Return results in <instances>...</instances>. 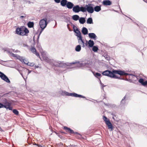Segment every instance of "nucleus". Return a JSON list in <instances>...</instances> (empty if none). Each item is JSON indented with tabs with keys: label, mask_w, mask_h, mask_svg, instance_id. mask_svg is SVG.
Masks as SVG:
<instances>
[{
	"label": "nucleus",
	"mask_w": 147,
	"mask_h": 147,
	"mask_svg": "<svg viewBox=\"0 0 147 147\" xmlns=\"http://www.w3.org/2000/svg\"><path fill=\"white\" fill-rule=\"evenodd\" d=\"M63 18L64 20V21L67 23H68L69 22L70 18L67 16H63Z\"/></svg>",
	"instance_id": "f704fd0d"
},
{
	"label": "nucleus",
	"mask_w": 147,
	"mask_h": 147,
	"mask_svg": "<svg viewBox=\"0 0 147 147\" xmlns=\"http://www.w3.org/2000/svg\"><path fill=\"white\" fill-rule=\"evenodd\" d=\"M106 124L107 126L108 129H110V131H112L113 130L114 127L110 121Z\"/></svg>",
	"instance_id": "f3484780"
},
{
	"label": "nucleus",
	"mask_w": 147,
	"mask_h": 147,
	"mask_svg": "<svg viewBox=\"0 0 147 147\" xmlns=\"http://www.w3.org/2000/svg\"><path fill=\"white\" fill-rule=\"evenodd\" d=\"M94 5L91 3H89L88 5H86L85 6H83V12L87 11L89 13H93L94 12Z\"/></svg>",
	"instance_id": "20e7f679"
},
{
	"label": "nucleus",
	"mask_w": 147,
	"mask_h": 147,
	"mask_svg": "<svg viewBox=\"0 0 147 147\" xmlns=\"http://www.w3.org/2000/svg\"><path fill=\"white\" fill-rule=\"evenodd\" d=\"M114 77H113V78L118 79L121 80H125V79L124 78H121L120 76L118 77L116 75H114Z\"/></svg>",
	"instance_id": "e433bc0d"
},
{
	"label": "nucleus",
	"mask_w": 147,
	"mask_h": 147,
	"mask_svg": "<svg viewBox=\"0 0 147 147\" xmlns=\"http://www.w3.org/2000/svg\"><path fill=\"white\" fill-rule=\"evenodd\" d=\"M88 47L89 48H92L94 44V42L93 40L91 39L88 40Z\"/></svg>",
	"instance_id": "393cba45"
},
{
	"label": "nucleus",
	"mask_w": 147,
	"mask_h": 147,
	"mask_svg": "<svg viewBox=\"0 0 147 147\" xmlns=\"http://www.w3.org/2000/svg\"><path fill=\"white\" fill-rule=\"evenodd\" d=\"M39 66L38 65H35L34 66V68L35 69H36V68H38V67Z\"/></svg>",
	"instance_id": "e2e57ef3"
},
{
	"label": "nucleus",
	"mask_w": 147,
	"mask_h": 147,
	"mask_svg": "<svg viewBox=\"0 0 147 147\" xmlns=\"http://www.w3.org/2000/svg\"><path fill=\"white\" fill-rule=\"evenodd\" d=\"M38 147H44V146H42L41 145H38Z\"/></svg>",
	"instance_id": "774afa93"
},
{
	"label": "nucleus",
	"mask_w": 147,
	"mask_h": 147,
	"mask_svg": "<svg viewBox=\"0 0 147 147\" xmlns=\"http://www.w3.org/2000/svg\"><path fill=\"white\" fill-rule=\"evenodd\" d=\"M82 32L84 35H86L88 34V31L87 29L84 27H83L82 30Z\"/></svg>",
	"instance_id": "b1692460"
},
{
	"label": "nucleus",
	"mask_w": 147,
	"mask_h": 147,
	"mask_svg": "<svg viewBox=\"0 0 147 147\" xmlns=\"http://www.w3.org/2000/svg\"><path fill=\"white\" fill-rule=\"evenodd\" d=\"M104 57L107 60L109 61L110 59V57L108 55H105V56H104Z\"/></svg>",
	"instance_id": "79ce46f5"
},
{
	"label": "nucleus",
	"mask_w": 147,
	"mask_h": 147,
	"mask_svg": "<svg viewBox=\"0 0 147 147\" xmlns=\"http://www.w3.org/2000/svg\"><path fill=\"white\" fill-rule=\"evenodd\" d=\"M92 48V50L94 52H96L98 50V48L97 46H94Z\"/></svg>",
	"instance_id": "c9c22d12"
},
{
	"label": "nucleus",
	"mask_w": 147,
	"mask_h": 147,
	"mask_svg": "<svg viewBox=\"0 0 147 147\" xmlns=\"http://www.w3.org/2000/svg\"><path fill=\"white\" fill-rule=\"evenodd\" d=\"M74 4L71 2L68 1L66 7L68 9H71L74 7Z\"/></svg>",
	"instance_id": "6ab92c4d"
},
{
	"label": "nucleus",
	"mask_w": 147,
	"mask_h": 147,
	"mask_svg": "<svg viewBox=\"0 0 147 147\" xmlns=\"http://www.w3.org/2000/svg\"><path fill=\"white\" fill-rule=\"evenodd\" d=\"M68 2L67 0H61L60 2L61 5L63 7L66 6Z\"/></svg>",
	"instance_id": "5701e85b"
},
{
	"label": "nucleus",
	"mask_w": 147,
	"mask_h": 147,
	"mask_svg": "<svg viewBox=\"0 0 147 147\" xmlns=\"http://www.w3.org/2000/svg\"><path fill=\"white\" fill-rule=\"evenodd\" d=\"M11 55L13 56V57H16L17 59H19L20 61L22 63H23V61H24V59H23V57H22L20 56L17 54H14L12 53H11Z\"/></svg>",
	"instance_id": "f8f14e48"
},
{
	"label": "nucleus",
	"mask_w": 147,
	"mask_h": 147,
	"mask_svg": "<svg viewBox=\"0 0 147 147\" xmlns=\"http://www.w3.org/2000/svg\"><path fill=\"white\" fill-rule=\"evenodd\" d=\"M78 42L80 45H82V46L83 48L85 47V46L84 40L82 39V38L78 39Z\"/></svg>",
	"instance_id": "4be33fe9"
},
{
	"label": "nucleus",
	"mask_w": 147,
	"mask_h": 147,
	"mask_svg": "<svg viewBox=\"0 0 147 147\" xmlns=\"http://www.w3.org/2000/svg\"><path fill=\"white\" fill-rule=\"evenodd\" d=\"M2 49V50H4V52L7 51V52L10 53L11 54V53H10V51L9 50L8 48H3Z\"/></svg>",
	"instance_id": "ea45409f"
},
{
	"label": "nucleus",
	"mask_w": 147,
	"mask_h": 147,
	"mask_svg": "<svg viewBox=\"0 0 147 147\" xmlns=\"http://www.w3.org/2000/svg\"><path fill=\"white\" fill-rule=\"evenodd\" d=\"M79 21L80 23V24H83L86 22L85 18L84 17H80V18Z\"/></svg>",
	"instance_id": "cd10ccee"
},
{
	"label": "nucleus",
	"mask_w": 147,
	"mask_h": 147,
	"mask_svg": "<svg viewBox=\"0 0 147 147\" xmlns=\"http://www.w3.org/2000/svg\"><path fill=\"white\" fill-rule=\"evenodd\" d=\"M34 54H35L38 57L40 58L39 54L37 51Z\"/></svg>",
	"instance_id": "3c124183"
},
{
	"label": "nucleus",
	"mask_w": 147,
	"mask_h": 147,
	"mask_svg": "<svg viewBox=\"0 0 147 147\" xmlns=\"http://www.w3.org/2000/svg\"><path fill=\"white\" fill-rule=\"evenodd\" d=\"M61 0H54L55 2L57 3H59L60 2Z\"/></svg>",
	"instance_id": "603ef678"
},
{
	"label": "nucleus",
	"mask_w": 147,
	"mask_h": 147,
	"mask_svg": "<svg viewBox=\"0 0 147 147\" xmlns=\"http://www.w3.org/2000/svg\"><path fill=\"white\" fill-rule=\"evenodd\" d=\"M16 33L21 36H27L29 33V30L24 26L18 27L16 30Z\"/></svg>",
	"instance_id": "f03ea898"
},
{
	"label": "nucleus",
	"mask_w": 147,
	"mask_h": 147,
	"mask_svg": "<svg viewBox=\"0 0 147 147\" xmlns=\"http://www.w3.org/2000/svg\"><path fill=\"white\" fill-rule=\"evenodd\" d=\"M72 18L73 20L76 21L78 20H79L80 17L78 15H75L72 16Z\"/></svg>",
	"instance_id": "7c9ffc66"
},
{
	"label": "nucleus",
	"mask_w": 147,
	"mask_h": 147,
	"mask_svg": "<svg viewBox=\"0 0 147 147\" xmlns=\"http://www.w3.org/2000/svg\"><path fill=\"white\" fill-rule=\"evenodd\" d=\"M37 44L36 45V47L38 49L39 51L41 53H42L43 52V51L41 46L40 45V44L39 43V41H38V42L37 41Z\"/></svg>",
	"instance_id": "bb28decb"
},
{
	"label": "nucleus",
	"mask_w": 147,
	"mask_h": 147,
	"mask_svg": "<svg viewBox=\"0 0 147 147\" xmlns=\"http://www.w3.org/2000/svg\"><path fill=\"white\" fill-rule=\"evenodd\" d=\"M6 61H4L1 60L0 59V64L2 65H4L3 64V63L4 62H6Z\"/></svg>",
	"instance_id": "864d4df0"
},
{
	"label": "nucleus",
	"mask_w": 147,
	"mask_h": 147,
	"mask_svg": "<svg viewBox=\"0 0 147 147\" xmlns=\"http://www.w3.org/2000/svg\"><path fill=\"white\" fill-rule=\"evenodd\" d=\"M123 71L121 70H116L113 69V74L114 75H115V74H117L120 76L123 75Z\"/></svg>",
	"instance_id": "4468645a"
},
{
	"label": "nucleus",
	"mask_w": 147,
	"mask_h": 147,
	"mask_svg": "<svg viewBox=\"0 0 147 147\" xmlns=\"http://www.w3.org/2000/svg\"><path fill=\"white\" fill-rule=\"evenodd\" d=\"M133 80H132L131 79H125V80L129 81L130 82H133V80L134 81L135 80H136V78H133Z\"/></svg>",
	"instance_id": "37998d69"
},
{
	"label": "nucleus",
	"mask_w": 147,
	"mask_h": 147,
	"mask_svg": "<svg viewBox=\"0 0 147 147\" xmlns=\"http://www.w3.org/2000/svg\"><path fill=\"white\" fill-rule=\"evenodd\" d=\"M73 28H74V31L76 34V36L78 38H82V36L81 35V34L79 30V29L77 28L76 30H75L74 28L75 27V26L74 25H73Z\"/></svg>",
	"instance_id": "9d476101"
},
{
	"label": "nucleus",
	"mask_w": 147,
	"mask_h": 147,
	"mask_svg": "<svg viewBox=\"0 0 147 147\" xmlns=\"http://www.w3.org/2000/svg\"><path fill=\"white\" fill-rule=\"evenodd\" d=\"M102 4L105 6H109L112 4V2L109 0H104L102 2Z\"/></svg>",
	"instance_id": "2eb2a0df"
},
{
	"label": "nucleus",
	"mask_w": 147,
	"mask_h": 147,
	"mask_svg": "<svg viewBox=\"0 0 147 147\" xmlns=\"http://www.w3.org/2000/svg\"><path fill=\"white\" fill-rule=\"evenodd\" d=\"M9 94V93H5L3 94H1L0 96L2 97H7L8 96V95Z\"/></svg>",
	"instance_id": "a19ab883"
},
{
	"label": "nucleus",
	"mask_w": 147,
	"mask_h": 147,
	"mask_svg": "<svg viewBox=\"0 0 147 147\" xmlns=\"http://www.w3.org/2000/svg\"><path fill=\"white\" fill-rule=\"evenodd\" d=\"M13 112L15 115H19V111L16 109H13L12 111Z\"/></svg>",
	"instance_id": "4c0bfd02"
},
{
	"label": "nucleus",
	"mask_w": 147,
	"mask_h": 147,
	"mask_svg": "<svg viewBox=\"0 0 147 147\" xmlns=\"http://www.w3.org/2000/svg\"><path fill=\"white\" fill-rule=\"evenodd\" d=\"M73 96L75 97H79L80 98H85L86 100H88V99H87L86 98V97L85 96L80 94H78L75 93H73Z\"/></svg>",
	"instance_id": "412c9836"
},
{
	"label": "nucleus",
	"mask_w": 147,
	"mask_h": 147,
	"mask_svg": "<svg viewBox=\"0 0 147 147\" xmlns=\"http://www.w3.org/2000/svg\"><path fill=\"white\" fill-rule=\"evenodd\" d=\"M77 63L76 62H73L71 63H65L59 61V62H55V63H53V66L61 67H66L67 68H72L74 67H71L72 64H75Z\"/></svg>",
	"instance_id": "f257e3e1"
},
{
	"label": "nucleus",
	"mask_w": 147,
	"mask_h": 147,
	"mask_svg": "<svg viewBox=\"0 0 147 147\" xmlns=\"http://www.w3.org/2000/svg\"><path fill=\"white\" fill-rule=\"evenodd\" d=\"M81 47L80 45H77L75 48V51L78 52H80L81 51Z\"/></svg>",
	"instance_id": "c756f323"
},
{
	"label": "nucleus",
	"mask_w": 147,
	"mask_h": 147,
	"mask_svg": "<svg viewBox=\"0 0 147 147\" xmlns=\"http://www.w3.org/2000/svg\"><path fill=\"white\" fill-rule=\"evenodd\" d=\"M23 46L24 47H28V45L26 44H23Z\"/></svg>",
	"instance_id": "052dcab7"
},
{
	"label": "nucleus",
	"mask_w": 147,
	"mask_h": 147,
	"mask_svg": "<svg viewBox=\"0 0 147 147\" xmlns=\"http://www.w3.org/2000/svg\"><path fill=\"white\" fill-rule=\"evenodd\" d=\"M72 10L73 12L75 13H78L80 11L83 12V6L80 7L78 5H74L72 8Z\"/></svg>",
	"instance_id": "39448f33"
},
{
	"label": "nucleus",
	"mask_w": 147,
	"mask_h": 147,
	"mask_svg": "<svg viewBox=\"0 0 147 147\" xmlns=\"http://www.w3.org/2000/svg\"><path fill=\"white\" fill-rule=\"evenodd\" d=\"M46 27V25L44 26V27H41L40 26V27L41 28V29L40 31L42 32V31Z\"/></svg>",
	"instance_id": "8fccbe9b"
},
{
	"label": "nucleus",
	"mask_w": 147,
	"mask_h": 147,
	"mask_svg": "<svg viewBox=\"0 0 147 147\" xmlns=\"http://www.w3.org/2000/svg\"><path fill=\"white\" fill-rule=\"evenodd\" d=\"M103 119L105 124L110 121L109 119H108V118L105 115L103 116Z\"/></svg>",
	"instance_id": "473e14b6"
},
{
	"label": "nucleus",
	"mask_w": 147,
	"mask_h": 147,
	"mask_svg": "<svg viewBox=\"0 0 147 147\" xmlns=\"http://www.w3.org/2000/svg\"><path fill=\"white\" fill-rule=\"evenodd\" d=\"M46 61L47 62H49L50 61V60L49 59H46Z\"/></svg>",
	"instance_id": "338daca9"
},
{
	"label": "nucleus",
	"mask_w": 147,
	"mask_h": 147,
	"mask_svg": "<svg viewBox=\"0 0 147 147\" xmlns=\"http://www.w3.org/2000/svg\"><path fill=\"white\" fill-rule=\"evenodd\" d=\"M4 102L3 103L0 102V109L4 108L7 109H8L9 110H12V108L11 106L12 105V102L7 101V99L5 98L4 100Z\"/></svg>",
	"instance_id": "7ed1b4c3"
},
{
	"label": "nucleus",
	"mask_w": 147,
	"mask_h": 147,
	"mask_svg": "<svg viewBox=\"0 0 147 147\" xmlns=\"http://www.w3.org/2000/svg\"><path fill=\"white\" fill-rule=\"evenodd\" d=\"M88 35L89 38L94 40L96 39L97 37L95 33H89L88 34Z\"/></svg>",
	"instance_id": "dca6fc26"
},
{
	"label": "nucleus",
	"mask_w": 147,
	"mask_h": 147,
	"mask_svg": "<svg viewBox=\"0 0 147 147\" xmlns=\"http://www.w3.org/2000/svg\"><path fill=\"white\" fill-rule=\"evenodd\" d=\"M47 17H46L41 19L39 23L40 26L44 27V26L46 25L47 26L48 23V22L47 21Z\"/></svg>",
	"instance_id": "0eeeda50"
},
{
	"label": "nucleus",
	"mask_w": 147,
	"mask_h": 147,
	"mask_svg": "<svg viewBox=\"0 0 147 147\" xmlns=\"http://www.w3.org/2000/svg\"><path fill=\"white\" fill-rule=\"evenodd\" d=\"M76 145H70L69 146V147H75Z\"/></svg>",
	"instance_id": "bf43d9fd"
},
{
	"label": "nucleus",
	"mask_w": 147,
	"mask_h": 147,
	"mask_svg": "<svg viewBox=\"0 0 147 147\" xmlns=\"http://www.w3.org/2000/svg\"><path fill=\"white\" fill-rule=\"evenodd\" d=\"M25 17V16L24 17V16H20V18H24V17Z\"/></svg>",
	"instance_id": "69168bd1"
},
{
	"label": "nucleus",
	"mask_w": 147,
	"mask_h": 147,
	"mask_svg": "<svg viewBox=\"0 0 147 147\" xmlns=\"http://www.w3.org/2000/svg\"><path fill=\"white\" fill-rule=\"evenodd\" d=\"M101 75L100 73L97 72L95 73V76L96 77H100L101 76Z\"/></svg>",
	"instance_id": "49530a36"
},
{
	"label": "nucleus",
	"mask_w": 147,
	"mask_h": 147,
	"mask_svg": "<svg viewBox=\"0 0 147 147\" xmlns=\"http://www.w3.org/2000/svg\"><path fill=\"white\" fill-rule=\"evenodd\" d=\"M138 82L143 86H145L147 85V80L144 81L143 78L140 79L138 80Z\"/></svg>",
	"instance_id": "a211bd4d"
},
{
	"label": "nucleus",
	"mask_w": 147,
	"mask_h": 147,
	"mask_svg": "<svg viewBox=\"0 0 147 147\" xmlns=\"http://www.w3.org/2000/svg\"><path fill=\"white\" fill-rule=\"evenodd\" d=\"M0 78L3 80L8 83L11 82L8 77L3 73L0 71Z\"/></svg>",
	"instance_id": "6e6552de"
},
{
	"label": "nucleus",
	"mask_w": 147,
	"mask_h": 147,
	"mask_svg": "<svg viewBox=\"0 0 147 147\" xmlns=\"http://www.w3.org/2000/svg\"><path fill=\"white\" fill-rule=\"evenodd\" d=\"M42 32L41 31H40L39 32V34L38 36L37 39V41L38 42V40H39V38L40 35V34H41Z\"/></svg>",
	"instance_id": "de8ad7c7"
},
{
	"label": "nucleus",
	"mask_w": 147,
	"mask_h": 147,
	"mask_svg": "<svg viewBox=\"0 0 147 147\" xmlns=\"http://www.w3.org/2000/svg\"><path fill=\"white\" fill-rule=\"evenodd\" d=\"M88 62V61H83L80 63V66L81 67L85 66L86 67H89L90 65Z\"/></svg>",
	"instance_id": "ddd939ff"
},
{
	"label": "nucleus",
	"mask_w": 147,
	"mask_h": 147,
	"mask_svg": "<svg viewBox=\"0 0 147 147\" xmlns=\"http://www.w3.org/2000/svg\"><path fill=\"white\" fill-rule=\"evenodd\" d=\"M20 74L22 76V77H23V75L21 71H20Z\"/></svg>",
	"instance_id": "0e129e2a"
},
{
	"label": "nucleus",
	"mask_w": 147,
	"mask_h": 147,
	"mask_svg": "<svg viewBox=\"0 0 147 147\" xmlns=\"http://www.w3.org/2000/svg\"><path fill=\"white\" fill-rule=\"evenodd\" d=\"M63 129H65V130L67 132H69L70 134H73L74 133L76 134H77L78 135H80L81 136H82V135L79 133L78 132H74V131L71 129V128H70L69 127H67L65 126L63 127Z\"/></svg>",
	"instance_id": "1a4fd4ad"
},
{
	"label": "nucleus",
	"mask_w": 147,
	"mask_h": 147,
	"mask_svg": "<svg viewBox=\"0 0 147 147\" xmlns=\"http://www.w3.org/2000/svg\"><path fill=\"white\" fill-rule=\"evenodd\" d=\"M94 11L98 12L101 10V5H97L94 7Z\"/></svg>",
	"instance_id": "a878e982"
},
{
	"label": "nucleus",
	"mask_w": 147,
	"mask_h": 147,
	"mask_svg": "<svg viewBox=\"0 0 147 147\" xmlns=\"http://www.w3.org/2000/svg\"><path fill=\"white\" fill-rule=\"evenodd\" d=\"M102 74L103 76L110 77L112 78H113V77H114V74H113V70L111 71L109 70H107L102 72Z\"/></svg>",
	"instance_id": "423d86ee"
},
{
	"label": "nucleus",
	"mask_w": 147,
	"mask_h": 147,
	"mask_svg": "<svg viewBox=\"0 0 147 147\" xmlns=\"http://www.w3.org/2000/svg\"><path fill=\"white\" fill-rule=\"evenodd\" d=\"M55 133L61 139H62L63 137L62 136L60 135L58 133L56 132H55Z\"/></svg>",
	"instance_id": "a18cd8bd"
},
{
	"label": "nucleus",
	"mask_w": 147,
	"mask_h": 147,
	"mask_svg": "<svg viewBox=\"0 0 147 147\" xmlns=\"http://www.w3.org/2000/svg\"><path fill=\"white\" fill-rule=\"evenodd\" d=\"M86 42L84 43V44L86 46H88V41L87 40H86Z\"/></svg>",
	"instance_id": "5fc2aeb1"
},
{
	"label": "nucleus",
	"mask_w": 147,
	"mask_h": 147,
	"mask_svg": "<svg viewBox=\"0 0 147 147\" xmlns=\"http://www.w3.org/2000/svg\"><path fill=\"white\" fill-rule=\"evenodd\" d=\"M60 132L61 133H62L63 134H67L65 132H63V131H60Z\"/></svg>",
	"instance_id": "680f3d73"
},
{
	"label": "nucleus",
	"mask_w": 147,
	"mask_h": 147,
	"mask_svg": "<svg viewBox=\"0 0 147 147\" xmlns=\"http://www.w3.org/2000/svg\"><path fill=\"white\" fill-rule=\"evenodd\" d=\"M73 93H69L68 96H73Z\"/></svg>",
	"instance_id": "6e6d98bb"
},
{
	"label": "nucleus",
	"mask_w": 147,
	"mask_h": 147,
	"mask_svg": "<svg viewBox=\"0 0 147 147\" xmlns=\"http://www.w3.org/2000/svg\"><path fill=\"white\" fill-rule=\"evenodd\" d=\"M61 92H60L61 94L63 96L65 95L66 96H68L69 92H66L65 91H63L62 90H61Z\"/></svg>",
	"instance_id": "72a5a7b5"
},
{
	"label": "nucleus",
	"mask_w": 147,
	"mask_h": 147,
	"mask_svg": "<svg viewBox=\"0 0 147 147\" xmlns=\"http://www.w3.org/2000/svg\"><path fill=\"white\" fill-rule=\"evenodd\" d=\"M34 23L33 22L29 21L27 23V26L28 28H32L33 27Z\"/></svg>",
	"instance_id": "c85d7f7f"
},
{
	"label": "nucleus",
	"mask_w": 147,
	"mask_h": 147,
	"mask_svg": "<svg viewBox=\"0 0 147 147\" xmlns=\"http://www.w3.org/2000/svg\"><path fill=\"white\" fill-rule=\"evenodd\" d=\"M100 84L102 86H102V88H103V87H105V86H104V84L102 83L101 82V81L100 80Z\"/></svg>",
	"instance_id": "13d9d810"
},
{
	"label": "nucleus",
	"mask_w": 147,
	"mask_h": 147,
	"mask_svg": "<svg viewBox=\"0 0 147 147\" xmlns=\"http://www.w3.org/2000/svg\"><path fill=\"white\" fill-rule=\"evenodd\" d=\"M126 95H125L123 98L122 99L120 102V105L121 106H124L125 105L126 102L125 101L127 99V98L126 99V98L127 97Z\"/></svg>",
	"instance_id": "aec40b11"
},
{
	"label": "nucleus",
	"mask_w": 147,
	"mask_h": 147,
	"mask_svg": "<svg viewBox=\"0 0 147 147\" xmlns=\"http://www.w3.org/2000/svg\"><path fill=\"white\" fill-rule=\"evenodd\" d=\"M123 75L132 76V78H136V80H134L135 81H136L138 80V76L136 75L133 74H129L127 73H126L124 71H123Z\"/></svg>",
	"instance_id": "9b49d317"
},
{
	"label": "nucleus",
	"mask_w": 147,
	"mask_h": 147,
	"mask_svg": "<svg viewBox=\"0 0 147 147\" xmlns=\"http://www.w3.org/2000/svg\"><path fill=\"white\" fill-rule=\"evenodd\" d=\"M86 23L88 24H93V20L91 17H90L88 18L87 20Z\"/></svg>",
	"instance_id": "2f4dec72"
},
{
	"label": "nucleus",
	"mask_w": 147,
	"mask_h": 147,
	"mask_svg": "<svg viewBox=\"0 0 147 147\" xmlns=\"http://www.w3.org/2000/svg\"><path fill=\"white\" fill-rule=\"evenodd\" d=\"M34 65V64L33 63H30V64H29L28 65L30 66H33Z\"/></svg>",
	"instance_id": "4d7b16f0"
},
{
	"label": "nucleus",
	"mask_w": 147,
	"mask_h": 147,
	"mask_svg": "<svg viewBox=\"0 0 147 147\" xmlns=\"http://www.w3.org/2000/svg\"><path fill=\"white\" fill-rule=\"evenodd\" d=\"M25 2L26 3H28V4H30V3H33V4L34 3V2H31L29 0H25Z\"/></svg>",
	"instance_id": "09e8293b"
},
{
	"label": "nucleus",
	"mask_w": 147,
	"mask_h": 147,
	"mask_svg": "<svg viewBox=\"0 0 147 147\" xmlns=\"http://www.w3.org/2000/svg\"><path fill=\"white\" fill-rule=\"evenodd\" d=\"M23 63L28 65L29 62L27 60L24 59Z\"/></svg>",
	"instance_id": "c03bdc74"
},
{
	"label": "nucleus",
	"mask_w": 147,
	"mask_h": 147,
	"mask_svg": "<svg viewBox=\"0 0 147 147\" xmlns=\"http://www.w3.org/2000/svg\"><path fill=\"white\" fill-rule=\"evenodd\" d=\"M30 51L32 53L34 54L37 51L36 50L35 48L34 47H33L31 48Z\"/></svg>",
	"instance_id": "58836bf2"
}]
</instances>
